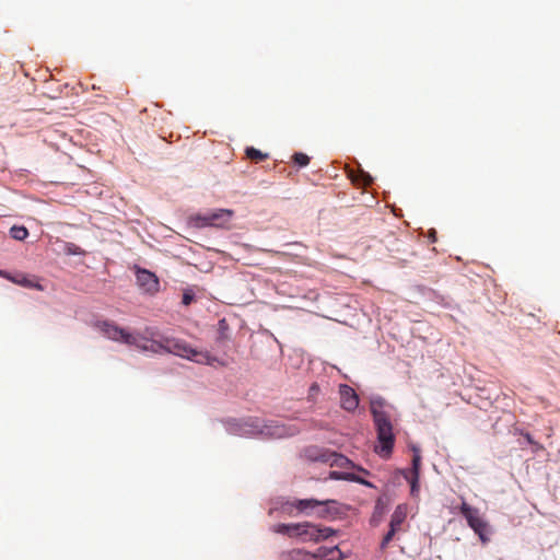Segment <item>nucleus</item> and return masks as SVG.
Instances as JSON below:
<instances>
[{
	"mask_svg": "<svg viewBox=\"0 0 560 560\" xmlns=\"http://www.w3.org/2000/svg\"><path fill=\"white\" fill-rule=\"evenodd\" d=\"M145 334L150 335L149 352H171L201 364H212V362L215 361V359L212 358L208 352L192 349L185 342L160 336L150 329H145Z\"/></svg>",
	"mask_w": 560,
	"mask_h": 560,
	"instance_id": "nucleus-1",
	"label": "nucleus"
},
{
	"mask_svg": "<svg viewBox=\"0 0 560 560\" xmlns=\"http://www.w3.org/2000/svg\"><path fill=\"white\" fill-rule=\"evenodd\" d=\"M371 413L377 433L374 452L384 459L390 457L395 444V435L389 415L384 410L382 400H372Z\"/></svg>",
	"mask_w": 560,
	"mask_h": 560,
	"instance_id": "nucleus-2",
	"label": "nucleus"
},
{
	"mask_svg": "<svg viewBox=\"0 0 560 560\" xmlns=\"http://www.w3.org/2000/svg\"><path fill=\"white\" fill-rule=\"evenodd\" d=\"M276 533L283 534L290 538H299L302 542H319L336 534L331 527L316 525L310 522L279 524Z\"/></svg>",
	"mask_w": 560,
	"mask_h": 560,
	"instance_id": "nucleus-3",
	"label": "nucleus"
},
{
	"mask_svg": "<svg viewBox=\"0 0 560 560\" xmlns=\"http://www.w3.org/2000/svg\"><path fill=\"white\" fill-rule=\"evenodd\" d=\"M242 430L247 434H260L273 439H282L289 435L287 428L275 421L265 424L258 420L247 421Z\"/></svg>",
	"mask_w": 560,
	"mask_h": 560,
	"instance_id": "nucleus-4",
	"label": "nucleus"
},
{
	"mask_svg": "<svg viewBox=\"0 0 560 560\" xmlns=\"http://www.w3.org/2000/svg\"><path fill=\"white\" fill-rule=\"evenodd\" d=\"M459 511L466 518L469 527L479 536L482 542H487L489 540V525L481 517L479 510L470 506L464 501L459 508Z\"/></svg>",
	"mask_w": 560,
	"mask_h": 560,
	"instance_id": "nucleus-5",
	"label": "nucleus"
},
{
	"mask_svg": "<svg viewBox=\"0 0 560 560\" xmlns=\"http://www.w3.org/2000/svg\"><path fill=\"white\" fill-rule=\"evenodd\" d=\"M232 215H233L232 210L218 209V210L205 213V214H197V215L192 217L191 220L197 228H203V226L223 228L230 222Z\"/></svg>",
	"mask_w": 560,
	"mask_h": 560,
	"instance_id": "nucleus-6",
	"label": "nucleus"
},
{
	"mask_svg": "<svg viewBox=\"0 0 560 560\" xmlns=\"http://www.w3.org/2000/svg\"><path fill=\"white\" fill-rule=\"evenodd\" d=\"M96 327L110 340L122 343L135 342L133 334L115 325L112 322L103 320L96 324Z\"/></svg>",
	"mask_w": 560,
	"mask_h": 560,
	"instance_id": "nucleus-7",
	"label": "nucleus"
},
{
	"mask_svg": "<svg viewBox=\"0 0 560 560\" xmlns=\"http://www.w3.org/2000/svg\"><path fill=\"white\" fill-rule=\"evenodd\" d=\"M136 278L138 285L149 294H155L160 290V281L158 277L143 268H136Z\"/></svg>",
	"mask_w": 560,
	"mask_h": 560,
	"instance_id": "nucleus-8",
	"label": "nucleus"
},
{
	"mask_svg": "<svg viewBox=\"0 0 560 560\" xmlns=\"http://www.w3.org/2000/svg\"><path fill=\"white\" fill-rule=\"evenodd\" d=\"M340 504L335 500H318L314 515L318 518L335 520L341 514Z\"/></svg>",
	"mask_w": 560,
	"mask_h": 560,
	"instance_id": "nucleus-9",
	"label": "nucleus"
},
{
	"mask_svg": "<svg viewBox=\"0 0 560 560\" xmlns=\"http://www.w3.org/2000/svg\"><path fill=\"white\" fill-rule=\"evenodd\" d=\"M341 407L347 411H354L359 406V397L349 385L342 384L339 387Z\"/></svg>",
	"mask_w": 560,
	"mask_h": 560,
	"instance_id": "nucleus-10",
	"label": "nucleus"
},
{
	"mask_svg": "<svg viewBox=\"0 0 560 560\" xmlns=\"http://www.w3.org/2000/svg\"><path fill=\"white\" fill-rule=\"evenodd\" d=\"M322 551L323 548H319L318 552L313 555L303 549H292L281 552L280 560H313L317 558V556H323Z\"/></svg>",
	"mask_w": 560,
	"mask_h": 560,
	"instance_id": "nucleus-11",
	"label": "nucleus"
},
{
	"mask_svg": "<svg viewBox=\"0 0 560 560\" xmlns=\"http://www.w3.org/2000/svg\"><path fill=\"white\" fill-rule=\"evenodd\" d=\"M406 518H407V506L404 504L397 505L390 516L389 527H393L395 529L404 532L402 525H404Z\"/></svg>",
	"mask_w": 560,
	"mask_h": 560,
	"instance_id": "nucleus-12",
	"label": "nucleus"
},
{
	"mask_svg": "<svg viewBox=\"0 0 560 560\" xmlns=\"http://www.w3.org/2000/svg\"><path fill=\"white\" fill-rule=\"evenodd\" d=\"M316 504H318L316 499H300L290 503L291 506L305 515H314Z\"/></svg>",
	"mask_w": 560,
	"mask_h": 560,
	"instance_id": "nucleus-13",
	"label": "nucleus"
},
{
	"mask_svg": "<svg viewBox=\"0 0 560 560\" xmlns=\"http://www.w3.org/2000/svg\"><path fill=\"white\" fill-rule=\"evenodd\" d=\"M420 460L421 457L419 454H416L412 458V471L411 476H406L407 480L411 486V493L415 494L418 491V480H419V469H420Z\"/></svg>",
	"mask_w": 560,
	"mask_h": 560,
	"instance_id": "nucleus-14",
	"label": "nucleus"
},
{
	"mask_svg": "<svg viewBox=\"0 0 560 560\" xmlns=\"http://www.w3.org/2000/svg\"><path fill=\"white\" fill-rule=\"evenodd\" d=\"M329 477L331 479H335V480H349V481H354V482H359L361 485H364V486H368V487H372V485L360 478L359 476L354 475V474H346V472H339V471H330L329 474Z\"/></svg>",
	"mask_w": 560,
	"mask_h": 560,
	"instance_id": "nucleus-15",
	"label": "nucleus"
},
{
	"mask_svg": "<svg viewBox=\"0 0 560 560\" xmlns=\"http://www.w3.org/2000/svg\"><path fill=\"white\" fill-rule=\"evenodd\" d=\"M135 342H128L129 346H135L141 351H149L150 345V335L141 336L139 334H133Z\"/></svg>",
	"mask_w": 560,
	"mask_h": 560,
	"instance_id": "nucleus-16",
	"label": "nucleus"
},
{
	"mask_svg": "<svg viewBox=\"0 0 560 560\" xmlns=\"http://www.w3.org/2000/svg\"><path fill=\"white\" fill-rule=\"evenodd\" d=\"M245 153L249 160L256 163L261 162L268 158L267 153H262L260 150L255 149L253 147L247 148Z\"/></svg>",
	"mask_w": 560,
	"mask_h": 560,
	"instance_id": "nucleus-17",
	"label": "nucleus"
},
{
	"mask_svg": "<svg viewBox=\"0 0 560 560\" xmlns=\"http://www.w3.org/2000/svg\"><path fill=\"white\" fill-rule=\"evenodd\" d=\"M10 235L16 241H24L28 235V231L25 226L14 225L10 229Z\"/></svg>",
	"mask_w": 560,
	"mask_h": 560,
	"instance_id": "nucleus-18",
	"label": "nucleus"
},
{
	"mask_svg": "<svg viewBox=\"0 0 560 560\" xmlns=\"http://www.w3.org/2000/svg\"><path fill=\"white\" fill-rule=\"evenodd\" d=\"M398 533H400V530L389 527L388 532L384 535L383 539L381 540V551H385L387 549L388 545L394 539L395 535Z\"/></svg>",
	"mask_w": 560,
	"mask_h": 560,
	"instance_id": "nucleus-19",
	"label": "nucleus"
},
{
	"mask_svg": "<svg viewBox=\"0 0 560 560\" xmlns=\"http://www.w3.org/2000/svg\"><path fill=\"white\" fill-rule=\"evenodd\" d=\"M331 465L340 468H346L348 466H352V463L343 455L334 454V460Z\"/></svg>",
	"mask_w": 560,
	"mask_h": 560,
	"instance_id": "nucleus-20",
	"label": "nucleus"
},
{
	"mask_svg": "<svg viewBox=\"0 0 560 560\" xmlns=\"http://www.w3.org/2000/svg\"><path fill=\"white\" fill-rule=\"evenodd\" d=\"M293 161L301 167L308 165L310 156L302 152H296L293 154Z\"/></svg>",
	"mask_w": 560,
	"mask_h": 560,
	"instance_id": "nucleus-21",
	"label": "nucleus"
},
{
	"mask_svg": "<svg viewBox=\"0 0 560 560\" xmlns=\"http://www.w3.org/2000/svg\"><path fill=\"white\" fill-rule=\"evenodd\" d=\"M8 279H10L11 281H13L14 283H18V284H21L23 287H26V288H33L34 284L31 280H28L25 276H19V277H14V278H11L9 276H5Z\"/></svg>",
	"mask_w": 560,
	"mask_h": 560,
	"instance_id": "nucleus-22",
	"label": "nucleus"
},
{
	"mask_svg": "<svg viewBox=\"0 0 560 560\" xmlns=\"http://www.w3.org/2000/svg\"><path fill=\"white\" fill-rule=\"evenodd\" d=\"M195 300V293L191 289H185L183 292L182 303L186 306L191 304V302Z\"/></svg>",
	"mask_w": 560,
	"mask_h": 560,
	"instance_id": "nucleus-23",
	"label": "nucleus"
},
{
	"mask_svg": "<svg viewBox=\"0 0 560 560\" xmlns=\"http://www.w3.org/2000/svg\"><path fill=\"white\" fill-rule=\"evenodd\" d=\"M526 441L532 445H537V443L533 440L532 435L529 433L524 434Z\"/></svg>",
	"mask_w": 560,
	"mask_h": 560,
	"instance_id": "nucleus-24",
	"label": "nucleus"
},
{
	"mask_svg": "<svg viewBox=\"0 0 560 560\" xmlns=\"http://www.w3.org/2000/svg\"><path fill=\"white\" fill-rule=\"evenodd\" d=\"M361 471H363L364 474H369V471L363 468H361Z\"/></svg>",
	"mask_w": 560,
	"mask_h": 560,
	"instance_id": "nucleus-25",
	"label": "nucleus"
}]
</instances>
